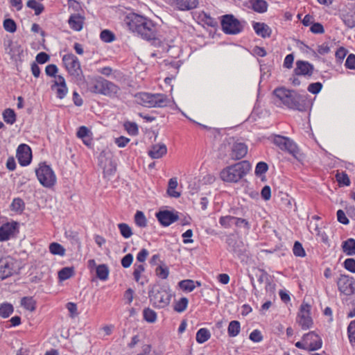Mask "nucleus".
Wrapping results in <instances>:
<instances>
[{
	"label": "nucleus",
	"instance_id": "obj_21",
	"mask_svg": "<svg viewBox=\"0 0 355 355\" xmlns=\"http://www.w3.org/2000/svg\"><path fill=\"white\" fill-rule=\"evenodd\" d=\"M119 92L120 87L118 85L105 78L103 79L102 85V95L109 97H115L117 96Z\"/></svg>",
	"mask_w": 355,
	"mask_h": 355
},
{
	"label": "nucleus",
	"instance_id": "obj_54",
	"mask_svg": "<svg viewBox=\"0 0 355 355\" xmlns=\"http://www.w3.org/2000/svg\"><path fill=\"white\" fill-rule=\"evenodd\" d=\"M268 169V166L266 162H259L255 168V174L257 175H261L265 173Z\"/></svg>",
	"mask_w": 355,
	"mask_h": 355
},
{
	"label": "nucleus",
	"instance_id": "obj_22",
	"mask_svg": "<svg viewBox=\"0 0 355 355\" xmlns=\"http://www.w3.org/2000/svg\"><path fill=\"white\" fill-rule=\"evenodd\" d=\"M198 4V0H173L171 5L180 10H189L196 8Z\"/></svg>",
	"mask_w": 355,
	"mask_h": 355
},
{
	"label": "nucleus",
	"instance_id": "obj_41",
	"mask_svg": "<svg viewBox=\"0 0 355 355\" xmlns=\"http://www.w3.org/2000/svg\"><path fill=\"white\" fill-rule=\"evenodd\" d=\"M188 304V299L185 297H181L180 300L175 302L173 309L176 312L182 313L187 309Z\"/></svg>",
	"mask_w": 355,
	"mask_h": 355
},
{
	"label": "nucleus",
	"instance_id": "obj_24",
	"mask_svg": "<svg viewBox=\"0 0 355 355\" xmlns=\"http://www.w3.org/2000/svg\"><path fill=\"white\" fill-rule=\"evenodd\" d=\"M103 79L101 76L91 78L87 83L88 89L92 93L101 94Z\"/></svg>",
	"mask_w": 355,
	"mask_h": 355
},
{
	"label": "nucleus",
	"instance_id": "obj_18",
	"mask_svg": "<svg viewBox=\"0 0 355 355\" xmlns=\"http://www.w3.org/2000/svg\"><path fill=\"white\" fill-rule=\"evenodd\" d=\"M296 67L294 69V73L297 76H311L314 67L312 64L307 61L297 60L295 63Z\"/></svg>",
	"mask_w": 355,
	"mask_h": 355
},
{
	"label": "nucleus",
	"instance_id": "obj_46",
	"mask_svg": "<svg viewBox=\"0 0 355 355\" xmlns=\"http://www.w3.org/2000/svg\"><path fill=\"white\" fill-rule=\"evenodd\" d=\"M3 28L9 33H13L17 30V24L12 19H6L3 23Z\"/></svg>",
	"mask_w": 355,
	"mask_h": 355
},
{
	"label": "nucleus",
	"instance_id": "obj_58",
	"mask_svg": "<svg viewBox=\"0 0 355 355\" xmlns=\"http://www.w3.org/2000/svg\"><path fill=\"white\" fill-rule=\"evenodd\" d=\"M336 179L339 184H343L345 186L350 184L349 178L345 173H338L336 175Z\"/></svg>",
	"mask_w": 355,
	"mask_h": 355
},
{
	"label": "nucleus",
	"instance_id": "obj_25",
	"mask_svg": "<svg viewBox=\"0 0 355 355\" xmlns=\"http://www.w3.org/2000/svg\"><path fill=\"white\" fill-rule=\"evenodd\" d=\"M253 28L255 33L263 38L270 37L272 33L271 28L265 23L254 22Z\"/></svg>",
	"mask_w": 355,
	"mask_h": 355
},
{
	"label": "nucleus",
	"instance_id": "obj_35",
	"mask_svg": "<svg viewBox=\"0 0 355 355\" xmlns=\"http://www.w3.org/2000/svg\"><path fill=\"white\" fill-rule=\"evenodd\" d=\"M117 227L119 230L120 234L124 239H129L132 236L133 232L132 228L127 223H119Z\"/></svg>",
	"mask_w": 355,
	"mask_h": 355
},
{
	"label": "nucleus",
	"instance_id": "obj_30",
	"mask_svg": "<svg viewBox=\"0 0 355 355\" xmlns=\"http://www.w3.org/2000/svg\"><path fill=\"white\" fill-rule=\"evenodd\" d=\"M178 187V180L176 178H172L168 181L167 193L168 194L173 198H179L180 196V193L178 191H175V189Z\"/></svg>",
	"mask_w": 355,
	"mask_h": 355
},
{
	"label": "nucleus",
	"instance_id": "obj_8",
	"mask_svg": "<svg viewBox=\"0 0 355 355\" xmlns=\"http://www.w3.org/2000/svg\"><path fill=\"white\" fill-rule=\"evenodd\" d=\"M274 144L281 150H286L292 155L295 159H300V150L297 145L291 139L280 135L275 136Z\"/></svg>",
	"mask_w": 355,
	"mask_h": 355
},
{
	"label": "nucleus",
	"instance_id": "obj_55",
	"mask_svg": "<svg viewBox=\"0 0 355 355\" xmlns=\"http://www.w3.org/2000/svg\"><path fill=\"white\" fill-rule=\"evenodd\" d=\"M322 88V83L320 82H317V83H311L308 86L307 89L310 93L313 94H317L321 91Z\"/></svg>",
	"mask_w": 355,
	"mask_h": 355
},
{
	"label": "nucleus",
	"instance_id": "obj_12",
	"mask_svg": "<svg viewBox=\"0 0 355 355\" xmlns=\"http://www.w3.org/2000/svg\"><path fill=\"white\" fill-rule=\"evenodd\" d=\"M311 306L308 304H302L297 313V322L304 330L311 328L313 325V320L310 315Z\"/></svg>",
	"mask_w": 355,
	"mask_h": 355
},
{
	"label": "nucleus",
	"instance_id": "obj_29",
	"mask_svg": "<svg viewBox=\"0 0 355 355\" xmlns=\"http://www.w3.org/2000/svg\"><path fill=\"white\" fill-rule=\"evenodd\" d=\"M109 272V268L105 264H101L96 267V277L102 281H105L107 279Z\"/></svg>",
	"mask_w": 355,
	"mask_h": 355
},
{
	"label": "nucleus",
	"instance_id": "obj_53",
	"mask_svg": "<svg viewBox=\"0 0 355 355\" xmlns=\"http://www.w3.org/2000/svg\"><path fill=\"white\" fill-rule=\"evenodd\" d=\"M347 333L350 343L355 345V320L349 323Z\"/></svg>",
	"mask_w": 355,
	"mask_h": 355
},
{
	"label": "nucleus",
	"instance_id": "obj_6",
	"mask_svg": "<svg viewBox=\"0 0 355 355\" xmlns=\"http://www.w3.org/2000/svg\"><path fill=\"white\" fill-rule=\"evenodd\" d=\"M150 301L154 306L164 308L167 306L171 298V294L164 288L154 286L148 293Z\"/></svg>",
	"mask_w": 355,
	"mask_h": 355
},
{
	"label": "nucleus",
	"instance_id": "obj_52",
	"mask_svg": "<svg viewBox=\"0 0 355 355\" xmlns=\"http://www.w3.org/2000/svg\"><path fill=\"white\" fill-rule=\"evenodd\" d=\"M293 252L296 257H304L306 255L302 245L299 241L295 242Z\"/></svg>",
	"mask_w": 355,
	"mask_h": 355
},
{
	"label": "nucleus",
	"instance_id": "obj_36",
	"mask_svg": "<svg viewBox=\"0 0 355 355\" xmlns=\"http://www.w3.org/2000/svg\"><path fill=\"white\" fill-rule=\"evenodd\" d=\"M134 221L141 228H144L147 226V219L141 211H137L134 217Z\"/></svg>",
	"mask_w": 355,
	"mask_h": 355
},
{
	"label": "nucleus",
	"instance_id": "obj_23",
	"mask_svg": "<svg viewBox=\"0 0 355 355\" xmlns=\"http://www.w3.org/2000/svg\"><path fill=\"white\" fill-rule=\"evenodd\" d=\"M167 153V148L164 144L153 145L148 151V155L153 159L162 157Z\"/></svg>",
	"mask_w": 355,
	"mask_h": 355
},
{
	"label": "nucleus",
	"instance_id": "obj_27",
	"mask_svg": "<svg viewBox=\"0 0 355 355\" xmlns=\"http://www.w3.org/2000/svg\"><path fill=\"white\" fill-rule=\"evenodd\" d=\"M250 8L259 13L266 12L268 10V3L265 0H250Z\"/></svg>",
	"mask_w": 355,
	"mask_h": 355
},
{
	"label": "nucleus",
	"instance_id": "obj_61",
	"mask_svg": "<svg viewBox=\"0 0 355 355\" xmlns=\"http://www.w3.org/2000/svg\"><path fill=\"white\" fill-rule=\"evenodd\" d=\"M234 224L239 227L243 226L245 229L249 230L250 228L248 221L245 219L237 218L234 216Z\"/></svg>",
	"mask_w": 355,
	"mask_h": 355
},
{
	"label": "nucleus",
	"instance_id": "obj_43",
	"mask_svg": "<svg viewBox=\"0 0 355 355\" xmlns=\"http://www.w3.org/2000/svg\"><path fill=\"white\" fill-rule=\"evenodd\" d=\"M258 277V282L259 284H262L263 282L266 283V290L267 291L269 288H274V286L272 285L271 282L269 280L268 275L266 272L263 270L260 271V274L257 275Z\"/></svg>",
	"mask_w": 355,
	"mask_h": 355
},
{
	"label": "nucleus",
	"instance_id": "obj_47",
	"mask_svg": "<svg viewBox=\"0 0 355 355\" xmlns=\"http://www.w3.org/2000/svg\"><path fill=\"white\" fill-rule=\"evenodd\" d=\"M25 207L24 202L19 198H15L10 205L11 209L16 211H21Z\"/></svg>",
	"mask_w": 355,
	"mask_h": 355
},
{
	"label": "nucleus",
	"instance_id": "obj_9",
	"mask_svg": "<svg viewBox=\"0 0 355 355\" xmlns=\"http://www.w3.org/2000/svg\"><path fill=\"white\" fill-rule=\"evenodd\" d=\"M223 31L230 35H236L243 29L241 23L232 15H225L221 21Z\"/></svg>",
	"mask_w": 355,
	"mask_h": 355
},
{
	"label": "nucleus",
	"instance_id": "obj_60",
	"mask_svg": "<svg viewBox=\"0 0 355 355\" xmlns=\"http://www.w3.org/2000/svg\"><path fill=\"white\" fill-rule=\"evenodd\" d=\"M90 135H92L91 132L85 126H80L78 128L77 133H76L77 137L81 139L83 138L89 136Z\"/></svg>",
	"mask_w": 355,
	"mask_h": 355
},
{
	"label": "nucleus",
	"instance_id": "obj_42",
	"mask_svg": "<svg viewBox=\"0 0 355 355\" xmlns=\"http://www.w3.org/2000/svg\"><path fill=\"white\" fill-rule=\"evenodd\" d=\"M178 285L181 289L189 292L193 291L196 288L195 282L191 279L182 280L178 283Z\"/></svg>",
	"mask_w": 355,
	"mask_h": 355
},
{
	"label": "nucleus",
	"instance_id": "obj_31",
	"mask_svg": "<svg viewBox=\"0 0 355 355\" xmlns=\"http://www.w3.org/2000/svg\"><path fill=\"white\" fill-rule=\"evenodd\" d=\"M211 337V334L209 331L206 328L200 329L196 333V341L202 344L207 341Z\"/></svg>",
	"mask_w": 355,
	"mask_h": 355
},
{
	"label": "nucleus",
	"instance_id": "obj_11",
	"mask_svg": "<svg viewBox=\"0 0 355 355\" xmlns=\"http://www.w3.org/2000/svg\"><path fill=\"white\" fill-rule=\"evenodd\" d=\"M338 291L345 295L355 294V279L349 275H340L337 280Z\"/></svg>",
	"mask_w": 355,
	"mask_h": 355
},
{
	"label": "nucleus",
	"instance_id": "obj_1",
	"mask_svg": "<svg viewBox=\"0 0 355 355\" xmlns=\"http://www.w3.org/2000/svg\"><path fill=\"white\" fill-rule=\"evenodd\" d=\"M124 22L130 31L137 33L144 40H153L157 38V28L155 24L144 16L132 12L125 17Z\"/></svg>",
	"mask_w": 355,
	"mask_h": 355
},
{
	"label": "nucleus",
	"instance_id": "obj_33",
	"mask_svg": "<svg viewBox=\"0 0 355 355\" xmlns=\"http://www.w3.org/2000/svg\"><path fill=\"white\" fill-rule=\"evenodd\" d=\"M21 306L30 311H34L36 309V302L32 297H24L21 300Z\"/></svg>",
	"mask_w": 355,
	"mask_h": 355
},
{
	"label": "nucleus",
	"instance_id": "obj_44",
	"mask_svg": "<svg viewBox=\"0 0 355 355\" xmlns=\"http://www.w3.org/2000/svg\"><path fill=\"white\" fill-rule=\"evenodd\" d=\"M143 315L144 320L148 322L153 323L157 320V313L150 308L144 309Z\"/></svg>",
	"mask_w": 355,
	"mask_h": 355
},
{
	"label": "nucleus",
	"instance_id": "obj_56",
	"mask_svg": "<svg viewBox=\"0 0 355 355\" xmlns=\"http://www.w3.org/2000/svg\"><path fill=\"white\" fill-rule=\"evenodd\" d=\"M344 268L348 271L355 272V259L352 258L346 259L343 263Z\"/></svg>",
	"mask_w": 355,
	"mask_h": 355
},
{
	"label": "nucleus",
	"instance_id": "obj_48",
	"mask_svg": "<svg viewBox=\"0 0 355 355\" xmlns=\"http://www.w3.org/2000/svg\"><path fill=\"white\" fill-rule=\"evenodd\" d=\"M124 128L130 135H137L139 132L138 126L135 122H125Z\"/></svg>",
	"mask_w": 355,
	"mask_h": 355
},
{
	"label": "nucleus",
	"instance_id": "obj_13",
	"mask_svg": "<svg viewBox=\"0 0 355 355\" xmlns=\"http://www.w3.org/2000/svg\"><path fill=\"white\" fill-rule=\"evenodd\" d=\"M226 243L228 246L227 250L235 254L239 258L245 256L246 249L243 242L236 239L233 234L227 236Z\"/></svg>",
	"mask_w": 355,
	"mask_h": 355
},
{
	"label": "nucleus",
	"instance_id": "obj_28",
	"mask_svg": "<svg viewBox=\"0 0 355 355\" xmlns=\"http://www.w3.org/2000/svg\"><path fill=\"white\" fill-rule=\"evenodd\" d=\"M343 251L348 256L355 255V239L350 238L342 243Z\"/></svg>",
	"mask_w": 355,
	"mask_h": 355
},
{
	"label": "nucleus",
	"instance_id": "obj_32",
	"mask_svg": "<svg viewBox=\"0 0 355 355\" xmlns=\"http://www.w3.org/2000/svg\"><path fill=\"white\" fill-rule=\"evenodd\" d=\"M241 331L240 322L237 320H232L230 322L227 328L228 335L230 337L236 336Z\"/></svg>",
	"mask_w": 355,
	"mask_h": 355
},
{
	"label": "nucleus",
	"instance_id": "obj_5",
	"mask_svg": "<svg viewBox=\"0 0 355 355\" xmlns=\"http://www.w3.org/2000/svg\"><path fill=\"white\" fill-rule=\"evenodd\" d=\"M62 62L69 72L77 84L80 85L85 82L80 63L78 58L72 53H68L62 57Z\"/></svg>",
	"mask_w": 355,
	"mask_h": 355
},
{
	"label": "nucleus",
	"instance_id": "obj_39",
	"mask_svg": "<svg viewBox=\"0 0 355 355\" xmlns=\"http://www.w3.org/2000/svg\"><path fill=\"white\" fill-rule=\"evenodd\" d=\"M49 251L51 254L55 255L64 256L65 254V249L58 243H51L49 245Z\"/></svg>",
	"mask_w": 355,
	"mask_h": 355
},
{
	"label": "nucleus",
	"instance_id": "obj_10",
	"mask_svg": "<svg viewBox=\"0 0 355 355\" xmlns=\"http://www.w3.org/2000/svg\"><path fill=\"white\" fill-rule=\"evenodd\" d=\"M16 273V261L6 257L0 259V279L3 280Z\"/></svg>",
	"mask_w": 355,
	"mask_h": 355
},
{
	"label": "nucleus",
	"instance_id": "obj_38",
	"mask_svg": "<svg viewBox=\"0 0 355 355\" xmlns=\"http://www.w3.org/2000/svg\"><path fill=\"white\" fill-rule=\"evenodd\" d=\"M13 306L10 303H3L0 305V316L6 318L13 313Z\"/></svg>",
	"mask_w": 355,
	"mask_h": 355
},
{
	"label": "nucleus",
	"instance_id": "obj_57",
	"mask_svg": "<svg viewBox=\"0 0 355 355\" xmlns=\"http://www.w3.org/2000/svg\"><path fill=\"white\" fill-rule=\"evenodd\" d=\"M145 270L144 266L142 264L135 265V270L133 272V276L135 280L138 282L141 277V274Z\"/></svg>",
	"mask_w": 355,
	"mask_h": 355
},
{
	"label": "nucleus",
	"instance_id": "obj_19",
	"mask_svg": "<svg viewBox=\"0 0 355 355\" xmlns=\"http://www.w3.org/2000/svg\"><path fill=\"white\" fill-rule=\"evenodd\" d=\"M248 153V146L243 142H234L232 146L230 157L234 160L243 158Z\"/></svg>",
	"mask_w": 355,
	"mask_h": 355
},
{
	"label": "nucleus",
	"instance_id": "obj_34",
	"mask_svg": "<svg viewBox=\"0 0 355 355\" xmlns=\"http://www.w3.org/2000/svg\"><path fill=\"white\" fill-rule=\"evenodd\" d=\"M3 118L4 121L10 125H12L16 121V114L12 109H6L3 112Z\"/></svg>",
	"mask_w": 355,
	"mask_h": 355
},
{
	"label": "nucleus",
	"instance_id": "obj_2",
	"mask_svg": "<svg viewBox=\"0 0 355 355\" xmlns=\"http://www.w3.org/2000/svg\"><path fill=\"white\" fill-rule=\"evenodd\" d=\"M274 95L279 101L288 108L304 111L307 107V97L299 94L294 90L286 89L284 87L277 88L273 92Z\"/></svg>",
	"mask_w": 355,
	"mask_h": 355
},
{
	"label": "nucleus",
	"instance_id": "obj_3",
	"mask_svg": "<svg viewBox=\"0 0 355 355\" xmlns=\"http://www.w3.org/2000/svg\"><path fill=\"white\" fill-rule=\"evenodd\" d=\"M250 168L249 162L242 161L223 169L220 176L224 182H237L250 171Z\"/></svg>",
	"mask_w": 355,
	"mask_h": 355
},
{
	"label": "nucleus",
	"instance_id": "obj_20",
	"mask_svg": "<svg viewBox=\"0 0 355 355\" xmlns=\"http://www.w3.org/2000/svg\"><path fill=\"white\" fill-rule=\"evenodd\" d=\"M7 53L10 55L11 59L15 61L21 60L23 56L24 50L22 46L17 42H8V47L6 49Z\"/></svg>",
	"mask_w": 355,
	"mask_h": 355
},
{
	"label": "nucleus",
	"instance_id": "obj_4",
	"mask_svg": "<svg viewBox=\"0 0 355 355\" xmlns=\"http://www.w3.org/2000/svg\"><path fill=\"white\" fill-rule=\"evenodd\" d=\"M140 103L147 107H165L170 103V99L164 94L141 92L137 95Z\"/></svg>",
	"mask_w": 355,
	"mask_h": 355
},
{
	"label": "nucleus",
	"instance_id": "obj_49",
	"mask_svg": "<svg viewBox=\"0 0 355 355\" xmlns=\"http://www.w3.org/2000/svg\"><path fill=\"white\" fill-rule=\"evenodd\" d=\"M155 272L156 275L163 279H166L168 277L169 270L168 267L164 264L159 266L156 268Z\"/></svg>",
	"mask_w": 355,
	"mask_h": 355
},
{
	"label": "nucleus",
	"instance_id": "obj_45",
	"mask_svg": "<svg viewBox=\"0 0 355 355\" xmlns=\"http://www.w3.org/2000/svg\"><path fill=\"white\" fill-rule=\"evenodd\" d=\"M27 6L33 9L36 15L41 14L44 8L42 4L37 3L35 0H28Z\"/></svg>",
	"mask_w": 355,
	"mask_h": 355
},
{
	"label": "nucleus",
	"instance_id": "obj_37",
	"mask_svg": "<svg viewBox=\"0 0 355 355\" xmlns=\"http://www.w3.org/2000/svg\"><path fill=\"white\" fill-rule=\"evenodd\" d=\"M342 20L344 24L350 28L355 27V12H347L342 15Z\"/></svg>",
	"mask_w": 355,
	"mask_h": 355
},
{
	"label": "nucleus",
	"instance_id": "obj_51",
	"mask_svg": "<svg viewBox=\"0 0 355 355\" xmlns=\"http://www.w3.org/2000/svg\"><path fill=\"white\" fill-rule=\"evenodd\" d=\"M100 37L105 42H111L114 40V34L109 30H103L100 34Z\"/></svg>",
	"mask_w": 355,
	"mask_h": 355
},
{
	"label": "nucleus",
	"instance_id": "obj_14",
	"mask_svg": "<svg viewBox=\"0 0 355 355\" xmlns=\"http://www.w3.org/2000/svg\"><path fill=\"white\" fill-rule=\"evenodd\" d=\"M19 232V223L16 221L8 222L0 227V241H6Z\"/></svg>",
	"mask_w": 355,
	"mask_h": 355
},
{
	"label": "nucleus",
	"instance_id": "obj_50",
	"mask_svg": "<svg viewBox=\"0 0 355 355\" xmlns=\"http://www.w3.org/2000/svg\"><path fill=\"white\" fill-rule=\"evenodd\" d=\"M234 216H221L219 219V223L225 228H230L234 224Z\"/></svg>",
	"mask_w": 355,
	"mask_h": 355
},
{
	"label": "nucleus",
	"instance_id": "obj_7",
	"mask_svg": "<svg viewBox=\"0 0 355 355\" xmlns=\"http://www.w3.org/2000/svg\"><path fill=\"white\" fill-rule=\"evenodd\" d=\"M37 178L40 183L44 187L50 188L56 182V177L52 168L45 163L40 164L35 170Z\"/></svg>",
	"mask_w": 355,
	"mask_h": 355
},
{
	"label": "nucleus",
	"instance_id": "obj_63",
	"mask_svg": "<svg viewBox=\"0 0 355 355\" xmlns=\"http://www.w3.org/2000/svg\"><path fill=\"white\" fill-rule=\"evenodd\" d=\"M250 339L253 342L259 343L263 340V336L259 330L255 329L250 334Z\"/></svg>",
	"mask_w": 355,
	"mask_h": 355
},
{
	"label": "nucleus",
	"instance_id": "obj_15",
	"mask_svg": "<svg viewBox=\"0 0 355 355\" xmlns=\"http://www.w3.org/2000/svg\"><path fill=\"white\" fill-rule=\"evenodd\" d=\"M302 340L306 344L309 351H315L322 347V338L314 331L305 334L302 337Z\"/></svg>",
	"mask_w": 355,
	"mask_h": 355
},
{
	"label": "nucleus",
	"instance_id": "obj_40",
	"mask_svg": "<svg viewBox=\"0 0 355 355\" xmlns=\"http://www.w3.org/2000/svg\"><path fill=\"white\" fill-rule=\"evenodd\" d=\"M74 274L73 268L64 267L58 272V277L61 281L67 280Z\"/></svg>",
	"mask_w": 355,
	"mask_h": 355
},
{
	"label": "nucleus",
	"instance_id": "obj_16",
	"mask_svg": "<svg viewBox=\"0 0 355 355\" xmlns=\"http://www.w3.org/2000/svg\"><path fill=\"white\" fill-rule=\"evenodd\" d=\"M17 157L21 166L28 165L32 158L31 148L26 144H20L17 150Z\"/></svg>",
	"mask_w": 355,
	"mask_h": 355
},
{
	"label": "nucleus",
	"instance_id": "obj_26",
	"mask_svg": "<svg viewBox=\"0 0 355 355\" xmlns=\"http://www.w3.org/2000/svg\"><path fill=\"white\" fill-rule=\"evenodd\" d=\"M85 18L79 14H73L69 17L68 23L71 28L76 31L83 29Z\"/></svg>",
	"mask_w": 355,
	"mask_h": 355
},
{
	"label": "nucleus",
	"instance_id": "obj_17",
	"mask_svg": "<svg viewBox=\"0 0 355 355\" xmlns=\"http://www.w3.org/2000/svg\"><path fill=\"white\" fill-rule=\"evenodd\" d=\"M156 217L160 224L164 227L169 226L171 224L179 219L178 213L168 210L159 211L156 213Z\"/></svg>",
	"mask_w": 355,
	"mask_h": 355
},
{
	"label": "nucleus",
	"instance_id": "obj_59",
	"mask_svg": "<svg viewBox=\"0 0 355 355\" xmlns=\"http://www.w3.org/2000/svg\"><path fill=\"white\" fill-rule=\"evenodd\" d=\"M133 261V256L129 253L125 255L121 259V265L123 268H129Z\"/></svg>",
	"mask_w": 355,
	"mask_h": 355
},
{
	"label": "nucleus",
	"instance_id": "obj_64",
	"mask_svg": "<svg viewBox=\"0 0 355 355\" xmlns=\"http://www.w3.org/2000/svg\"><path fill=\"white\" fill-rule=\"evenodd\" d=\"M345 67L349 69H355V55L349 54L345 61Z\"/></svg>",
	"mask_w": 355,
	"mask_h": 355
},
{
	"label": "nucleus",
	"instance_id": "obj_62",
	"mask_svg": "<svg viewBox=\"0 0 355 355\" xmlns=\"http://www.w3.org/2000/svg\"><path fill=\"white\" fill-rule=\"evenodd\" d=\"M310 31L315 34H322L324 32L323 26L318 22L313 23L310 28Z\"/></svg>",
	"mask_w": 355,
	"mask_h": 355
}]
</instances>
